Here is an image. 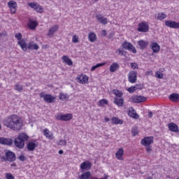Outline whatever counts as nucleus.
<instances>
[{
	"label": "nucleus",
	"mask_w": 179,
	"mask_h": 179,
	"mask_svg": "<svg viewBox=\"0 0 179 179\" xmlns=\"http://www.w3.org/2000/svg\"><path fill=\"white\" fill-rule=\"evenodd\" d=\"M3 125L12 131H20L23 128V120L17 115H10L3 120Z\"/></svg>",
	"instance_id": "obj_1"
},
{
	"label": "nucleus",
	"mask_w": 179,
	"mask_h": 179,
	"mask_svg": "<svg viewBox=\"0 0 179 179\" xmlns=\"http://www.w3.org/2000/svg\"><path fill=\"white\" fill-rule=\"evenodd\" d=\"M26 141H29V136L24 133H21L18 135L17 138H15L14 143L18 149H23Z\"/></svg>",
	"instance_id": "obj_2"
},
{
	"label": "nucleus",
	"mask_w": 179,
	"mask_h": 179,
	"mask_svg": "<svg viewBox=\"0 0 179 179\" xmlns=\"http://www.w3.org/2000/svg\"><path fill=\"white\" fill-rule=\"evenodd\" d=\"M155 138L153 136H146L141 139V143L143 146H145V150L147 153H150L152 152V143H153Z\"/></svg>",
	"instance_id": "obj_3"
},
{
	"label": "nucleus",
	"mask_w": 179,
	"mask_h": 179,
	"mask_svg": "<svg viewBox=\"0 0 179 179\" xmlns=\"http://www.w3.org/2000/svg\"><path fill=\"white\" fill-rule=\"evenodd\" d=\"M39 96L41 99H43L45 103H55V96H53L52 95L50 94H45L44 92H41L39 94Z\"/></svg>",
	"instance_id": "obj_4"
},
{
	"label": "nucleus",
	"mask_w": 179,
	"mask_h": 179,
	"mask_svg": "<svg viewBox=\"0 0 179 179\" xmlns=\"http://www.w3.org/2000/svg\"><path fill=\"white\" fill-rule=\"evenodd\" d=\"M122 47L124 50H128V51H131V52H133V54H136V48L132 45V43L124 41L122 45Z\"/></svg>",
	"instance_id": "obj_5"
},
{
	"label": "nucleus",
	"mask_w": 179,
	"mask_h": 179,
	"mask_svg": "<svg viewBox=\"0 0 179 179\" xmlns=\"http://www.w3.org/2000/svg\"><path fill=\"white\" fill-rule=\"evenodd\" d=\"M72 118H73V115L71 113L57 115L56 116V120H57V121H71Z\"/></svg>",
	"instance_id": "obj_6"
},
{
	"label": "nucleus",
	"mask_w": 179,
	"mask_h": 179,
	"mask_svg": "<svg viewBox=\"0 0 179 179\" xmlns=\"http://www.w3.org/2000/svg\"><path fill=\"white\" fill-rule=\"evenodd\" d=\"M5 156H6L7 162H10V163L15 162L16 160V155L15 152L10 150H5Z\"/></svg>",
	"instance_id": "obj_7"
},
{
	"label": "nucleus",
	"mask_w": 179,
	"mask_h": 179,
	"mask_svg": "<svg viewBox=\"0 0 179 179\" xmlns=\"http://www.w3.org/2000/svg\"><path fill=\"white\" fill-rule=\"evenodd\" d=\"M38 147V143L36 140L29 141L27 145V149L29 152H33L36 148Z\"/></svg>",
	"instance_id": "obj_8"
},
{
	"label": "nucleus",
	"mask_w": 179,
	"mask_h": 179,
	"mask_svg": "<svg viewBox=\"0 0 179 179\" xmlns=\"http://www.w3.org/2000/svg\"><path fill=\"white\" fill-rule=\"evenodd\" d=\"M8 6L10 9V13H12V15H15L17 9V3H16L15 1H10L8 3Z\"/></svg>",
	"instance_id": "obj_9"
},
{
	"label": "nucleus",
	"mask_w": 179,
	"mask_h": 179,
	"mask_svg": "<svg viewBox=\"0 0 179 179\" xmlns=\"http://www.w3.org/2000/svg\"><path fill=\"white\" fill-rule=\"evenodd\" d=\"M165 26L171 29H179V22L176 21L167 20L165 22Z\"/></svg>",
	"instance_id": "obj_10"
},
{
	"label": "nucleus",
	"mask_w": 179,
	"mask_h": 179,
	"mask_svg": "<svg viewBox=\"0 0 179 179\" xmlns=\"http://www.w3.org/2000/svg\"><path fill=\"white\" fill-rule=\"evenodd\" d=\"M138 31H141V33H146L149 31V25L146 22H141L138 24Z\"/></svg>",
	"instance_id": "obj_11"
},
{
	"label": "nucleus",
	"mask_w": 179,
	"mask_h": 179,
	"mask_svg": "<svg viewBox=\"0 0 179 179\" xmlns=\"http://www.w3.org/2000/svg\"><path fill=\"white\" fill-rule=\"evenodd\" d=\"M77 80L78 83H82L83 85H86L89 82V78L86 75H81L77 76Z\"/></svg>",
	"instance_id": "obj_12"
},
{
	"label": "nucleus",
	"mask_w": 179,
	"mask_h": 179,
	"mask_svg": "<svg viewBox=\"0 0 179 179\" xmlns=\"http://www.w3.org/2000/svg\"><path fill=\"white\" fill-rule=\"evenodd\" d=\"M137 74L136 71H130L129 73V82L130 83H135L136 82Z\"/></svg>",
	"instance_id": "obj_13"
},
{
	"label": "nucleus",
	"mask_w": 179,
	"mask_h": 179,
	"mask_svg": "<svg viewBox=\"0 0 179 179\" xmlns=\"http://www.w3.org/2000/svg\"><path fill=\"white\" fill-rule=\"evenodd\" d=\"M58 29H59V26H58L57 24L50 27L49 31H48V37H54V34L56 31H58Z\"/></svg>",
	"instance_id": "obj_14"
},
{
	"label": "nucleus",
	"mask_w": 179,
	"mask_h": 179,
	"mask_svg": "<svg viewBox=\"0 0 179 179\" xmlns=\"http://www.w3.org/2000/svg\"><path fill=\"white\" fill-rule=\"evenodd\" d=\"M144 101H146V97L143 96H135L132 98V102L133 103H143Z\"/></svg>",
	"instance_id": "obj_15"
},
{
	"label": "nucleus",
	"mask_w": 179,
	"mask_h": 179,
	"mask_svg": "<svg viewBox=\"0 0 179 179\" xmlns=\"http://www.w3.org/2000/svg\"><path fill=\"white\" fill-rule=\"evenodd\" d=\"M12 143H13V141L12 139L0 137L1 145H7L8 146H10Z\"/></svg>",
	"instance_id": "obj_16"
},
{
	"label": "nucleus",
	"mask_w": 179,
	"mask_h": 179,
	"mask_svg": "<svg viewBox=\"0 0 179 179\" xmlns=\"http://www.w3.org/2000/svg\"><path fill=\"white\" fill-rule=\"evenodd\" d=\"M38 26V22L37 21L32 20L31 18H29L28 27L31 30H35L36 27Z\"/></svg>",
	"instance_id": "obj_17"
},
{
	"label": "nucleus",
	"mask_w": 179,
	"mask_h": 179,
	"mask_svg": "<svg viewBox=\"0 0 179 179\" xmlns=\"http://www.w3.org/2000/svg\"><path fill=\"white\" fill-rule=\"evenodd\" d=\"M81 170H90L92 169V163L88 161L84 162L80 164Z\"/></svg>",
	"instance_id": "obj_18"
},
{
	"label": "nucleus",
	"mask_w": 179,
	"mask_h": 179,
	"mask_svg": "<svg viewBox=\"0 0 179 179\" xmlns=\"http://www.w3.org/2000/svg\"><path fill=\"white\" fill-rule=\"evenodd\" d=\"M96 20H98V22L101 24H107V23H108V22L107 21V18L103 17V15H101V14L96 15Z\"/></svg>",
	"instance_id": "obj_19"
},
{
	"label": "nucleus",
	"mask_w": 179,
	"mask_h": 179,
	"mask_svg": "<svg viewBox=\"0 0 179 179\" xmlns=\"http://www.w3.org/2000/svg\"><path fill=\"white\" fill-rule=\"evenodd\" d=\"M114 104L117 106V107H122L124 106V99L115 97L113 101Z\"/></svg>",
	"instance_id": "obj_20"
},
{
	"label": "nucleus",
	"mask_w": 179,
	"mask_h": 179,
	"mask_svg": "<svg viewBox=\"0 0 179 179\" xmlns=\"http://www.w3.org/2000/svg\"><path fill=\"white\" fill-rule=\"evenodd\" d=\"M28 50H35L37 51L40 47H38V45L37 43H34V41H31L27 45Z\"/></svg>",
	"instance_id": "obj_21"
},
{
	"label": "nucleus",
	"mask_w": 179,
	"mask_h": 179,
	"mask_svg": "<svg viewBox=\"0 0 179 179\" xmlns=\"http://www.w3.org/2000/svg\"><path fill=\"white\" fill-rule=\"evenodd\" d=\"M18 45H20V47H21L22 50H23L24 51H27L28 48H27V43H26V41L24 39H22L20 41H18L17 43Z\"/></svg>",
	"instance_id": "obj_22"
},
{
	"label": "nucleus",
	"mask_w": 179,
	"mask_h": 179,
	"mask_svg": "<svg viewBox=\"0 0 179 179\" xmlns=\"http://www.w3.org/2000/svg\"><path fill=\"white\" fill-rule=\"evenodd\" d=\"M169 99L171 101H173V103H178L179 94L177 93H173L169 96Z\"/></svg>",
	"instance_id": "obj_23"
},
{
	"label": "nucleus",
	"mask_w": 179,
	"mask_h": 179,
	"mask_svg": "<svg viewBox=\"0 0 179 179\" xmlns=\"http://www.w3.org/2000/svg\"><path fill=\"white\" fill-rule=\"evenodd\" d=\"M168 127L171 132H179L178 126L177 124L171 122L168 124Z\"/></svg>",
	"instance_id": "obj_24"
},
{
	"label": "nucleus",
	"mask_w": 179,
	"mask_h": 179,
	"mask_svg": "<svg viewBox=\"0 0 179 179\" xmlns=\"http://www.w3.org/2000/svg\"><path fill=\"white\" fill-rule=\"evenodd\" d=\"M63 62L69 65V66H72L73 65V62L66 55H64L62 57Z\"/></svg>",
	"instance_id": "obj_25"
},
{
	"label": "nucleus",
	"mask_w": 179,
	"mask_h": 179,
	"mask_svg": "<svg viewBox=\"0 0 179 179\" xmlns=\"http://www.w3.org/2000/svg\"><path fill=\"white\" fill-rule=\"evenodd\" d=\"M122 156H124V149L120 148L115 153V157L118 160H122Z\"/></svg>",
	"instance_id": "obj_26"
},
{
	"label": "nucleus",
	"mask_w": 179,
	"mask_h": 179,
	"mask_svg": "<svg viewBox=\"0 0 179 179\" xmlns=\"http://www.w3.org/2000/svg\"><path fill=\"white\" fill-rule=\"evenodd\" d=\"M149 44V42H146L145 41H139L138 42V45L140 47L141 50H145L148 47V45Z\"/></svg>",
	"instance_id": "obj_27"
},
{
	"label": "nucleus",
	"mask_w": 179,
	"mask_h": 179,
	"mask_svg": "<svg viewBox=\"0 0 179 179\" xmlns=\"http://www.w3.org/2000/svg\"><path fill=\"white\" fill-rule=\"evenodd\" d=\"M151 48L153 52H159L160 51V45L157 43H153L151 44Z\"/></svg>",
	"instance_id": "obj_28"
},
{
	"label": "nucleus",
	"mask_w": 179,
	"mask_h": 179,
	"mask_svg": "<svg viewBox=\"0 0 179 179\" xmlns=\"http://www.w3.org/2000/svg\"><path fill=\"white\" fill-rule=\"evenodd\" d=\"M123 121L122 120H120L117 117H113L111 119V123L113 124V125H117L118 124H123Z\"/></svg>",
	"instance_id": "obj_29"
},
{
	"label": "nucleus",
	"mask_w": 179,
	"mask_h": 179,
	"mask_svg": "<svg viewBox=\"0 0 179 179\" xmlns=\"http://www.w3.org/2000/svg\"><path fill=\"white\" fill-rule=\"evenodd\" d=\"M43 134L46 138H48V139H54V137L52 136V133L50 132V130L48 129H45L43 130Z\"/></svg>",
	"instance_id": "obj_30"
},
{
	"label": "nucleus",
	"mask_w": 179,
	"mask_h": 179,
	"mask_svg": "<svg viewBox=\"0 0 179 179\" xmlns=\"http://www.w3.org/2000/svg\"><path fill=\"white\" fill-rule=\"evenodd\" d=\"M113 94H115V96H116V97H117V99L122 98V96H124V93L122 92V91H120L118 90H113Z\"/></svg>",
	"instance_id": "obj_31"
},
{
	"label": "nucleus",
	"mask_w": 179,
	"mask_h": 179,
	"mask_svg": "<svg viewBox=\"0 0 179 179\" xmlns=\"http://www.w3.org/2000/svg\"><path fill=\"white\" fill-rule=\"evenodd\" d=\"M96 34L91 32L88 34V39L91 43H94L96 41Z\"/></svg>",
	"instance_id": "obj_32"
},
{
	"label": "nucleus",
	"mask_w": 179,
	"mask_h": 179,
	"mask_svg": "<svg viewBox=\"0 0 179 179\" xmlns=\"http://www.w3.org/2000/svg\"><path fill=\"white\" fill-rule=\"evenodd\" d=\"M119 68H120V65H118V63H113L110 66V71L115 72V71H117V69H118Z\"/></svg>",
	"instance_id": "obj_33"
},
{
	"label": "nucleus",
	"mask_w": 179,
	"mask_h": 179,
	"mask_svg": "<svg viewBox=\"0 0 179 179\" xmlns=\"http://www.w3.org/2000/svg\"><path fill=\"white\" fill-rule=\"evenodd\" d=\"M166 17H167V15L164 14V13H158L157 15V20H163L164 19H166Z\"/></svg>",
	"instance_id": "obj_34"
},
{
	"label": "nucleus",
	"mask_w": 179,
	"mask_h": 179,
	"mask_svg": "<svg viewBox=\"0 0 179 179\" xmlns=\"http://www.w3.org/2000/svg\"><path fill=\"white\" fill-rule=\"evenodd\" d=\"M15 90H17V92H23V85H20L19 83H17L15 85Z\"/></svg>",
	"instance_id": "obj_35"
},
{
	"label": "nucleus",
	"mask_w": 179,
	"mask_h": 179,
	"mask_svg": "<svg viewBox=\"0 0 179 179\" xmlns=\"http://www.w3.org/2000/svg\"><path fill=\"white\" fill-rule=\"evenodd\" d=\"M104 65H106V63H99V64H97L96 65L93 66L91 68V71H96V69H97V68H100V66H104Z\"/></svg>",
	"instance_id": "obj_36"
},
{
	"label": "nucleus",
	"mask_w": 179,
	"mask_h": 179,
	"mask_svg": "<svg viewBox=\"0 0 179 179\" xmlns=\"http://www.w3.org/2000/svg\"><path fill=\"white\" fill-rule=\"evenodd\" d=\"M138 89H141V87H138V86H134V87H130L128 89V92L129 93H134V92H136V90H138Z\"/></svg>",
	"instance_id": "obj_37"
},
{
	"label": "nucleus",
	"mask_w": 179,
	"mask_h": 179,
	"mask_svg": "<svg viewBox=\"0 0 179 179\" xmlns=\"http://www.w3.org/2000/svg\"><path fill=\"white\" fill-rule=\"evenodd\" d=\"M129 117H131V118H134V120H138V118H139V115L136 113L129 112Z\"/></svg>",
	"instance_id": "obj_38"
},
{
	"label": "nucleus",
	"mask_w": 179,
	"mask_h": 179,
	"mask_svg": "<svg viewBox=\"0 0 179 179\" xmlns=\"http://www.w3.org/2000/svg\"><path fill=\"white\" fill-rule=\"evenodd\" d=\"M36 12H38V13H43L44 8H43V7H41V6L38 5V6H36Z\"/></svg>",
	"instance_id": "obj_39"
},
{
	"label": "nucleus",
	"mask_w": 179,
	"mask_h": 179,
	"mask_svg": "<svg viewBox=\"0 0 179 179\" xmlns=\"http://www.w3.org/2000/svg\"><path fill=\"white\" fill-rule=\"evenodd\" d=\"M59 99L60 100H62V101L66 100V94H64V93L61 92L59 95Z\"/></svg>",
	"instance_id": "obj_40"
},
{
	"label": "nucleus",
	"mask_w": 179,
	"mask_h": 179,
	"mask_svg": "<svg viewBox=\"0 0 179 179\" xmlns=\"http://www.w3.org/2000/svg\"><path fill=\"white\" fill-rule=\"evenodd\" d=\"M29 6H30V8H31L32 9H34V10H36L37 6H38V4H37V3H29Z\"/></svg>",
	"instance_id": "obj_41"
},
{
	"label": "nucleus",
	"mask_w": 179,
	"mask_h": 179,
	"mask_svg": "<svg viewBox=\"0 0 179 179\" xmlns=\"http://www.w3.org/2000/svg\"><path fill=\"white\" fill-rule=\"evenodd\" d=\"M72 41L73 43H74V44H77V43H79V36L74 35L73 36Z\"/></svg>",
	"instance_id": "obj_42"
},
{
	"label": "nucleus",
	"mask_w": 179,
	"mask_h": 179,
	"mask_svg": "<svg viewBox=\"0 0 179 179\" xmlns=\"http://www.w3.org/2000/svg\"><path fill=\"white\" fill-rule=\"evenodd\" d=\"M155 76L158 79H163V73H162V72L160 71H157L155 73Z\"/></svg>",
	"instance_id": "obj_43"
},
{
	"label": "nucleus",
	"mask_w": 179,
	"mask_h": 179,
	"mask_svg": "<svg viewBox=\"0 0 179 179\" xmlns=\"http://www.w3.org/2000/svg\"><path fill=\"white\" fill-rule=\"evenodd\" d=\"M99 106H103V104H108L107 99H101L99 101Z\"/></svg>",
	"instance_id": "obj_44"
},
{
	"label": "nucleus",
	"mask_w": 179,
	"mask_h": 179,
	"mask_svg": "<svg viewBox=\"0 0 179 179\" xmlns=\"http://www.w3.org/2000/svg\"><path fill=\"white\" fill-rule=\"evenodd\" d=\"M131 134L133 136H136V135H138V128L136 127L132 128Z\"/></svg>",
	"instance_id": "obj_45"
},
{
	"label": "nucleus",
	"mask_w": 179,
	"mask_h": 179,
	"mask_svg": "<svg viewBox=\"0 0 179 179\" xmlns=\"http://www.w3.org/2000/svg\"><path fill=\"white\" fill-rule=\"evenodd\" d=\"M130 65H131V68H132V69H138L139 68L138 66V64H136V62L130 63Z\"/></svg>",
	"instance_id": "obj_46"
},
{
	"label": "nucleus",
	"mask_w": 179,
	"mask_h": 179,
	"mask_svg": "<svg viewBox=\"0 0 179 179\" xmlns=\"http://www.w3.org/2000/svg\"><path fill=\"white\" fill-rule=\"evenodd\" d=\"M15 38H17V40H19L20 41V40H22V36L21 33H17L15 34Z\"/></svg>",
	"instance_id": "obj_47"
},
{
	"label": "nucleus",
	"mask_w": 179,
	"mask_h": 179,
	"mask_svg": "<svg viewBox=\"0 0 179 179\" xmlns=\"http://www.w3.org/2000/svg\"><path fill=\"white\" fill-rule=\"evenodd\" d=\"M6 179H15V176H13V175H12V173H6Z\"/></svg>",
	"instance_id": "obj_48"
},
{
	"label": "nucleus",
	"mask_w": 179,
	"mask_h": 179,
	"mask_svg": "<svg viewBox=\"0 0 179 179\" xmlns=\"http://www.w3.org/2000/svg\"><path fill=\"white\" fill-rule=\"evenodd\" d=\"M18 159L20 162H24L26 160V157L24 155H20Z\"/></svg>",
	"instance_id": "obj_49"
},
{
	"label": "nucleus",
	"mask_w": 179,
	"mask_h": 179,
	"mask_svg": "<svg viewBox=\"0 0 179 179\" xmlns=\"http://www.w3.org/2000/svg\"><path fill=\"white\" fill-rule=\"evenodd\" d=\"M119 52V55H124V54H125V51L121 50V48H119L116 52Z\"/></svg>",
	"instance_id": "obj_50"
},
{
	"label": "nucleus",
	"mask_w": 179,
	"mask_h": 179,
	"mask_svg": "<svg viewBox=\"0 0 179 179\" xmlns=\"http://www.w3.org/2000/svg\"><path fill=\"white\" fill-rule=\"evenodd\" d=\"M59 145H62V146H65L66 145V141L65 140H59Z\"/></svg>",
	"instance_id": "obj_51"
},
{
	"label": "nucleus",
	"mask_w": 179,
	"mask_h": 179,
	"mask_svg": "<svg viewBox=\"0 0 179 179\" xmlns=\"http://www.w3.org/2000/svg\"><path fill=\"white\" fill-rule=\"evenodd\" d=\"M102 36H103V37H106V36H107V31H106V30L102 31Z\"/></svg>",
	"instance_id": "obj_52"
},
{
	"label": "nucleus",
	"mask_w": 179,
	"mask_h": 179,
	"mask_svg": "<svg viewBox=\"0 0 179 179\" xmlns=\"http://www.w3.org/2000/svg\"><path fill=\"white\" fill-rule=\"evenodd\" d=\"M1 160H3L4 162H8V159H6V155L1 157Z\"/></svg>",
	"instance_id": "obj_53"
},
{
	"label": "nucleus",
	"mask_w": 179,
	"mask_h": 179,
	"mask_svg": "<svg viewBox=\"0 0 179 179\" xmlns=\"http://www.w3.org/2000/svg\"><path fill=\"white\" fill-rule=\"evenodd\" d=\"M148 117H149V118H152V117H153V113L149 112L148 113Z\"/></svg>",
	"instance_id": "obj_54"
},
{
	"label": "nucleus",
	"mask_w": 179,
	"mask_h": 179,
	"mask_svg": "<svg viewBox=\"0 0 179 179\" xmlns=\"http://www.w3.org/2000/svg\"><path fill=\"white\" fill-rule=\"evenodd\" d=\"M129 113H136V111L134 108H131V111H129Z\"/></svg>",
	"instance_id": "obj_55"
},
{
	"label": "nucleus",
	"mask_w": 179,
	"mask_h": 179,
	"mask_svg": "<svg viewBox=\"0 0 179 179\" xmlns=\"http://www.w3.org/2000/svg\"><path fill=\"white\" fill-rule=\"evenodd\" d=\"M17 165L16 164V163H13L10 164L11 167H16Z\"/></svg>",
	"instance_id": "obj_56"
},
{
	"label": "nucleus",
	"mask_w": 179,
	"mask_h": 179,
	"mask_svg": "<svg viewBox=\"0 0 179 179\" xmlns=\"http://www.w3.org/2000/svg\"><path fill=\"white\" fill-rule=\"evenodd\" d=\"M59 155H64V150H59Z\"/></svg>",
	"instance_id": "obj_57"
},
{
	"label": "nucleus",
	"mask_w": 179,
	"mask_h": 179,
	"mask_svg": "<svg viewBox=\"0 0 179 179\" xmlns=\"http://www.w3.org/2000/svg\"><path fill=\"white\" fill-rule=\"evenodd\" d=\"M104 120L106 122H108V121H110V119L108 117H105Z\"/></svg>",
	"instance_id": "obj_58"
},
{
	"label": "nucleus",
	"mask_w": 179,
	"mask_h": 179,
	"mask_svg": "<svg viewBox=\"0 0 179 179\" xmlns=\"http://www.w3.org/2000/svg\"><path fill=\"white\" fill-rule=\"evenodd\" d=\"M136 86H137V87H140L138 89H142V85H136Z\"/></svg>",
	"instance_id": "obj_59"
},
{
	"label": "nucleus",
	"mask_w": 179,
	"mask_h": 179,
	"mask_svg": "<svg viewBox=\"0 0 179 179\" xmlns=\"http://www.w3.org/2000/svg\"><path fill=\"white\" fill-rule=\"evenodd\" d=\"M0 129H1V124H0Z\"/></svg>",
	"instance_id": "obj_60"
},
{
	"label": "nucleus",
	"mask_w": 179,
	"mask_h": 179,
	"mask_svg": "<svg viewBox=\"0 0 179 179\" xmlns=\"http://www.w3.org/2000/svg\"><path fill=\"white\" fill-rule=\"evenodd\" d=\"M94 1H99V0H94Z\"/></svg>",
	"instance_id": "obj_61"
}]
</instances>
